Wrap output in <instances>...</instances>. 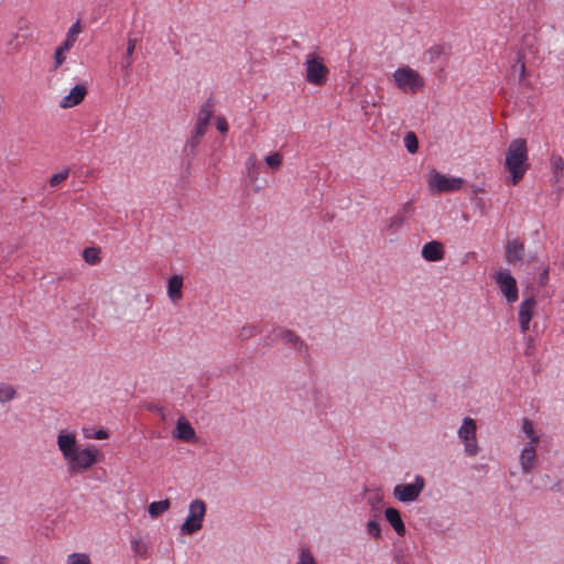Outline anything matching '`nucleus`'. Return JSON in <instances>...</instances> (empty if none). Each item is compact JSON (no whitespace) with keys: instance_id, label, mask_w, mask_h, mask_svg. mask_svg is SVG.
<instances>
[{"instance_id":"obj_38","label":"nucleus","mask_w":564,"mask_h":564,"mask_svg":"<svg viewBox=\"0 0 564 564\" xmlns=\"http://www.w3.org/2000/svg\"><path fill=\"white\" fill-rule=\"evenodd\" d=\"M95 437L97 440H106L108 437V433L105 430H99L96 432Z\"/></svg>"},{"instance_id":"obj_7","label":"nucleus","mask_w":564,"mask_h":564,"mask_svg":"<svg viewBox=\"0 0 564 564\" xmlns=\"http://www.w3.org/2000/svg\"><path fill=\"white\" fill-rule=\"evenodd\" d=\"M477 425L474 419L465 417L463 424L458 430V436L464 443L465 453L468 456H476L478 454V445L476 438Z\"/></svg>"},{"instance_id":"obj_8","label":"nucleus","mask_w":564,"mask_h":564,"mask_svg":"<svg viewBox=\"0 0 564 564\" xmlns=\"http://www.w3.org/2000/svg\"><path fill=\"white\" fill-rule=\"evenodd\" d=\"M464 180L460 177L445 176L437 171H432L429 177V187L432 192H452L462 188Z\"/></svg>"},{"instance_id":"obj_37","label":"nucleus","mask_w":564,"mask_h":564,"mask_svg":"<svg viewBox=\"0 0 564 564\" xmlns=\"http://www.w3.org/2000/svg\"><path fill=\"white\" fill-rule=\"evenodd\" d=\"M216 127L221 133H226L228 130L227 122L224 118H217Z\"/></svg>"},{"instance_id":"obj_17","label":"nucleus","mask_w":564,"mask_h":564,"mask_svg":"<svg viewBox=\"0 0 564 564\" xmlns=\"http://www.w3.org/2000/svg\"><path fill=\"white\" fill-rule=\"evenodd\" d=\"M173 436L184 442H191L195 438L194 427L184 419H180L176 423Z\"/></svg>"},{"instance_id":"obj_11","label":"nucleus","mask_w":564,"mask_h":564,"mask_svg":"<svg viewBox=\"0 0 564 564\" xmlns=\"http://www.w3.org/2000/svg\"><path fill=\"white\" fill-rule=\"evenodd\" d=\"M87 93L88 89L85 84L75 85L70 88L68 94L61 99L59 107L63 109H68L78 106L84 101Z\"/></svg>"},{"instance_id":"obj_4","label":"nucleus","mask_w":564,"mask_h":564,"mask_svg":"<svg viewBox=\"0 0 564 564\" xmlns=\"http://www.w3.org/2000/svg\"><path fill=\"white\" fill-rule=\"evenodd\" d=\"M394 85L403 93H417L425 86L424 77L415 69L409 66H402L394 70L393 75Z\"/></svg>"},{"instance_id":"obj_31","label":"nucleus","mask_w":564,"mask_h":564,"mask_svg":"<svg viewBox=\"0 0 564 564\" xmlns=\"http://www.w3.org/2000/svg\"><path fill=\"white\" fill-rule=\"evenodd\" d=\"M265 163L272 169H278L282 163V156L280 153L274 152L265 158Z\"/></svg>"},{"instance_id":"obj_28","label":"nucleus","mask_w":564,"mask_h":564,"mask_svg":"<svg viewBox=\"0 0 564 564\" xmlns=\"http://www.w3.org/2000/svg\"><path fill=\"white\" fill-rule=\"evenodd\" d=\"M367 532L371 536L379 539L381 536V525L376 520H370L367 523Z\"/></svg>"},{"instance_id":"obj_13","label":"nucleus","mask_w":564,"mask_h":564,"mask_svg":"<svg viewBox=\"0 0 564 564\" xmlns=\"http://www.w3.org/2000/svg\"><path fill=\"white\" fill-rule=\"evenodd\" d=\"M536 301L534 297L525 299L519 306L518 319L522 332L529 329L531 318L535 313Z\"/></svg>"},{"instance_id":"obj_26","label":"nucleus","mask_w":564,"mask_h":564,"mask_svg":"<svg viewBox=\"0 0 564 564\" xmlns=\"http://www.w3.org/2000/svg\"><path fill=\"white\" fill-rule=\"evenodd\" d=\"M512 76L517 78L519 82L524 79L525 76V65L521 58H518L512 66Z\"/></svg>"},{"instance_id":"obj_1","label":"nucleus","mask_w":564,"mask_h":564,"mask_svg":"<svg viewBox=\"0 0 564 564\" xmlns=\"http://www.w3.org/2000/svg\"><path fill=\"white\" fill-rule=\"evenodd\" d=\"M57 446L67 464L68 471L72 474H82L91 468L98 460V449L94 446L78 448L74 433L61 431L57 435Z\"/></svg>"},{"instance_id":"obj_39","label":"nucleus","mask_w":564,"mask_h":564,"mask_svg":"<svg viewBox=\"0 0 564 564\" xmlns=\"http://www.w3.org/2000/svg\"><path fill=\"white\" fill-rule=\"evenodd\" d=\"M293 348H294V349H297V350H301V349H303L304 347H303L302 343H300L299 345H297V343H296V344H295V346H294Z\"/></svg>"},{"instance_id":"obj_16","label":"nucleus","mask_w":564,"mask_h":564,"mask_svg":"<svg viewBox=\"0 0 564 564\" xmlns=\"http://www.w3.org/2000/svg\"><path fill=\"white\" fill-rule=\"evenodd\" d=\"M386 520L399 536H404L406 529L398 509L389 507L384 510Z\"/></svg>"},{"instance_id":"obj_34","label":"nucleus","mask_w":564,"mask_h":564,"mask_svg":"<svg viewBox=\"0 0 564 564\" xmlns=\"http://www.w3.org/2000/svg\"><path fill=\"white\" fill-rule=\"evenodd\" d=\"M82 32L80 23L77 21L75 22L68 30L66 36L70 37L73 40H77L78 34Z\"/></svg>"},{"instance_id":"obj_30","label":"nucleus","mask_w":564,"mask_h":564,"mask_svg":"<svg viewBox=\"0 0 564 564\" xmlns=\"http://www.w3.org/2000/svg\"><path fill=\"white\" fill-rule=\"evenodd\" d=\"M68 174H69L68 170H63L58 173L53 174L50 177V185L51 186L59 185L62 182H64L68 177Z\"/></svg>"},{"instance_id":"obj_10","label":"nucleus","mask_w":564,"mask_h":564,"mask_svg":"<svg viewBox=\"0 0 564 564\" xmlns=\"http://www.w3.org/2000/svg\"><path fill=\"white\" fill-rule=\"evenodd\" d=\"M424 486V478L416 476L413 484L397 485L393 489V496L401 502H411L417 499Z\"/></svg>"},{"instance_id":"obj_22","label":"nucleus","mask_w":564,"mask_h":564,"mask_svg":"<svg viewBox=\"0 0 564 564\" xmlns=\"http://www.w3.org/2000/svg\"><path fill=\"white\" fill-rule=\"evenodd\" d=\"M100 251L98 248H95V247H89V248H86L84 251H83V258L84 260L93 265V264H96L100 261Z\"/></svg>"},{"instance_id":"obj_2","label":"nucleus","mask_w":564,"mask_h":564,"mask_svg":"<svg viewBox=\"0 0 564 564\" xmlns=\"http://www.w3.org/2000/svg\"><path fill=\"white\" fill-rule=\"evenodd\" d=\"M521 432L524 436V444L520 452L519 463L522 474H530L536 465V448L541 442L542 433L530 419L524 417L521 424Z\"/></svg>"},{"instance_id":"obj_35","label":"nucleus","mask_w":564,"mask_h":564,"mask_svg":"<svg viewBox=\"0 0 564 564\" xmlns=\"http://www.w3.org/2000/svg\"><path fill=\"white\" fill-rule=\"evenodd\" d=\"M549 282V268L544 267L539 274V284L545 286Z\"/></svg>"},{"instance_id":"obj_20","label":"nucleus","mask_w":564,"mask_h":564,"mask_svg":"<svg viewBox=\"0 0 564 564\" xmlns=\"http://www.w3.org/2000/svg\"><path fill=\"white\" fill-rule=\"evenodd\" d=\"M17 390L13 386L0 382V403H8L17 398Z\"/></svg>"},{"instance_id":"obj_25","label":"nucleus","mask_w":564,"mask_h":564,"mask_svg":"<svg viewBox=\"0 0 564 564\" xmlns=\"http://www.w3.org/2000/svg\"><path fill=\"white\" fill-rule=\"evenodd\" d=\"M404 145L410 153H415L419 149V141L414 132H408L404 137Z\"/></svg>"},{"instance_id":"obj_40","label":"nucleus","mask_w":564,"mask_h":564,"mask_svg":"<svg viewBox=\"0 0 564 564\" xmlns=\"http://www.w3.org/2000/svg\"><path fill=\"white\" fill-rule=\"evenodd\" d=\"M284 337H285V339H288V340H292V334H290V333H285V336H284Z\"/></svg>"},{"instance_id":"obj_41","label":"nucleus","mask_w":564,"mask_h":564,"mask_svg":"<svg viewBox=\"0 0 564 564\" xmlns=\"http://www.w3.org/2000/svg\"><path fill=\"white\" fill-rule=\"evenodd\" d=\"M6 561H7L6 557L0 556V564H6Z\"/></svg>"},{"instance_id":"obj_33","label":"nucleus","mask_w":564,"mask_h":564,"mask_svg":"<svg viewBox=\"0 0 564 564\" xmlns=\"http://www.w3.org/2000/svg\"><path fill=\"white\" fill-rule=\"evenodd\" d=\"M66 53L65 51L63 50H59L58 47L56 48L55 53H54V64H55V68H58L59 66H62V64L65 62L66 59Z\"/></svg>"},{"instance_id":"obj_9","label":"nucleus","mask_w":564,"mask_h":564,"mask_svg":"<svg viewBox=\"0 0 564 564\" xmlns=\"http://www.w3.org/2000/svg\"><path fill=\"white\" fill-rule=\"evenodd\" d=\"M494 279L508 303H514L518 301L517 281L508 270H498L495 273Z\"/></svg>"},{"instance_id":"obj_32","label":"nucleus","mask_w":564,"mask_h":564,"mask_svg":"<svg viewBox=\"0 0 564 564\" xmlns=\"http://www.w3.org/2000/svg\"><path fill=\"white\" fill-rule=\"evenodd\" d=\"M22 43L19 41V35L18 34H13L12 35V39L10 41H8L7 43V46H8V52L9 53H14V52H18L21 47Z\"/></svg>"},{"instance_id":"obj_23","label":"nucleus","mask_w":564,"mask_h":564,"mask_svg":"<svg viewBox=\"0 0 564 564\" xmlns=\"http://www.w3.org/2000/svg\"><path fill=\"white\" fill-rule=\"evenodd\" d=\"M135 45H137V39L129 37L128 39V43H127V51H126L124 61L122 63V66L126 69L130 68V66L132 64L131 57H132V55L134 53Z\"/></svg>"},{"instance_id":"obj_19","label":"nucleus","mask_w":564,"mask_h":564,"mask_svg":"<svg viewBox=\"0 0 564 564\" xmlns=\"http://www.w3.org/2000/svg\"><path fill=\"white\" fill-rule=\"evenodd\" d=\"M171 507V502L169 499L153 501L149 505L148 511L151 518H158L164 512H166Z\"/></svg>"},{"instance_id":"obj_21","label":"nucleus","mask_w":564,"mask_h":564,"mask_svg":"<svg viewBox=\"0 0 564 564\" xmlns=\"http://www.w3.org/2000/svg\"><path fill=\"white\" fill-rule=\"evenodd\" d=\"M66 564H93V562L89 554L74 552L67 555Z\"/></svg>"},{"instance_id":"obj_5","label":"nucleus","mask_w":564,"mask_h":564,"mask_svg":"<svg viewBox=\"0 0 564 564\" xmlns=\"http://www.w3.org/2000/svg\"><path fill=\"white\" fill-rule=\"evenodd\" d=\"M305 79L314 86H323L327 82L328 68L323 58L316 53H308L304 62Z\"/></svg>"},{"instance_id":"obj_18","label":"nucleus","mask_w":564,"mask_h":564,"mask_svg":"<svg viewBox=\"0 0 564 564\" xmlns=\"http://www.w3.org/2000/svg\"><path fill=\"white\" fill-rule=\"evenodd\" d=\"M212 113H213V109H212L210 105L206 104L200 108V110L198 112L196 129H195V133L197 137H202L205 133L206 128L209 123Z\"/></svg>"},{"instance_id":"obj_14","label":"nucleus","mask_w":564,"mask_h":564,"mask_svg":"<svg viewBox=\"0 0 564 564\" xmlns=\"http://www.w3.org/2000/svg\"><path fill=\"white\" fill-rule=\"evenodd\" d=\"M445 250L442 242L433 240L425 243L422 248V257L426 261H441L444 258Z\"/></svg>"},{"instance_id":"obj_29","label":"nucleus","mask_w":564,"mask_h":564,"mask_svg":"<svg viewBox=\"0 0 564 564\" xmlns=\"http://www.w3.org/2000/svg\"><path fill=\"white\" fill-rule=\"evenodd\" d=\"M552 169L554 175L557 177L561 172L564 171V156L555 155L552 159Z\"/></svg>"},{"instance_id":"obj_36","label":"nucleus","mask_w":564,"mask_h":564,"mask_svg":"<svg viewBox=\"0 0 564 564\" xmlns=\"http://www.w3.org/2000/svg\"><path fill=\"white\" fill-rule=\"evenodd\" d=\"M75 40L67 37L64 40V42L58 46L59 50H63L65 52H68L73 45L75 44Z\"/></svg>"},{"instance_id":"obj_12","label":"nucleus","mask_w":564,"mask_h":564,"mask_svg":"<svg viewBox=\"0 0 564 564\" xmlns=\"http://www.w3.org/2000/svg\"><path fill=\"white\" fill-rule=\"evenodd\" d=\"M525 258L524 243L518 239L509 240L506 245L505 259L509 264L522 263Z\"/></svg>"},{"instance_id":"obj_3","label":"nucleus","mask_w":564,"mask_h":564,"mask_svg":"<svg viewBox=\"0 0 564 564\" xmlns=\"http://www.w3.org/2000/svg\"><path fill=\"white\" fill-rule=\"evenodd\" d=\"M505 167L509 173V181L512 185L518 184L523 178L529 167L528 149L524 139L511 141L506 152Z\"/></svg>"},{"instance_id":"obj_24","label":"nucleus","mask_w":564,"mask_h":564,"mask_svg":"<svg viewBox=\"0 0 564 564\" xmlns=\"http://www.w3.org/2000/svg\"><path fill=\"white\" fill-rule=\"evenodd\" d=\"M131 549L135 555L145 557L148 553V544L142 539H133L131 541Z\"/></svg>"},{"instance_id":"obj_6","label":"nucleus","mask_w":564,"mask_h":564,"mask_svg":"<svg viewBox=\"0 0 564 564\" xmlns=\"http://www.w3.org/2000/svg\"><path fill=\"white\" fill-rule=\"evenodd\" d=\"M206 510V503L202 499L193 500L188 506V514L181 525V532L185 535L198 532L203 528Z\"/></svg>"},{"instance_id":"obj_42","label":"nucleus","mask_w":564,"mask_h":564,"mask_svg":"<svg viewBox=\"0 0 564 564\" xmlns=\"http://www.w3.org/2000/svg\"><path fill=\"white\" fill-rule=\"evenodd\" d=\"M549 480V476L547 475H544V477L542 478V480Z\"/></svg>"},{"instance_id":"obj_15","label":"nucleus","mask_w":564,"mask_h":564,"mask_svg":"<svg viewBox=\"0 0 564 564\" xmlns=\"http://www.w3.org/2000/svg\"><path fill=\"white\" fill-rule=\"evenodd\" d=\"M183 278L178 274L171 275L167 280V297L172 303H178L183 299Z\"/></svg>"},{"instance_id":"obj_27","label":"nucleus","mask_w":564,"mask_h":564,"mask_svg":"<svg viewBox=\"0 0 564 564\" xmlns=\"http://www.w3.org/2000/svg\"><path fill=\"white\" fill-rule=\"evenodd\" d=\"M296 564H317L311 551L306 547H302Z\"/></svg>"}]
</instances>
